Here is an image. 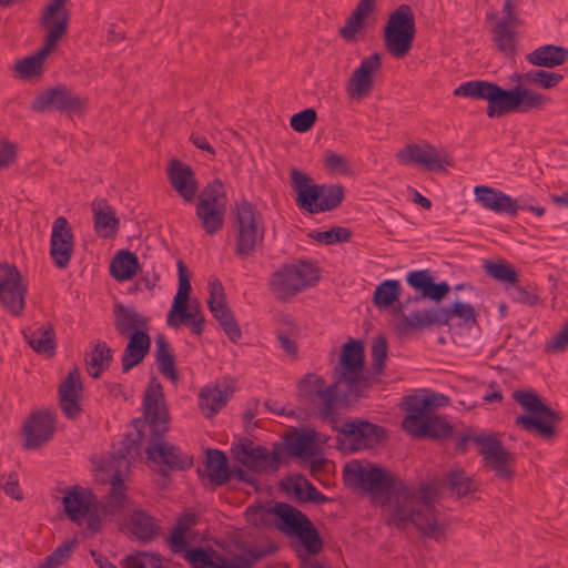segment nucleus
Returning a JSON list of instances; mask_svg holds the SVG:
<instances>
[{
    "instance_id": "20",
    "label": "nucleus",
    "mask_w": 568,
    "mask_h": 568,
    "mask_svg": "<svg viewBox=\"0 0 568 568\" xmlns=\"http://www.w3.org/2000/svg\"><path fill=\"white\" fill-rule=\"evenodd\" d=\"M396 156L403 164H420L428 171H440L444 166H453V159L445 151H439L428 143L408 144L399 150Z\"/></svg>"
},
{
    "instance_id": "53",
    "label": "nucleus",
    "mask_w": 568,
    "mask_h": 568,
    "mask_svg": "<svg viewBox=\"0 0 568 568\" xmlns=\"http://www.w3.org/2000/svg\"><path fill=\"white\" fill-rule=\"evenodd\" d=\"M308 237L326 245H333L348 242L352 237V231L348 227L334 226L327 231H312L308 233Z\"/></svg>"
},
{
    "instance_id": "49",
    "label": "nucleus",
    "mask_w": 568,
    "mask_h": 568,
    "mask_svg": "<svg viewBox=\"0 0 568 568\" xmlns=\"http://www.w3.org/2000/svg\"><path fill=\"white\" fill-rule=\"evenodd\" d=\"M516 28L511 26H505L503 23H496L493 29V41L497 47L498 51L503 52L507 57H511L517 50V33Z\"/></svg>"
},
{
    "instance_id": "50",
    "label": "nucleus",
    "mask_w": 568,
    "mask_h": 568,
    "mask_svg": "<svg viewBox=\"0 0 568 568\" xmlns=\"http://www.w3.org/2000/svg\"><path fill=\"white\" fill-rule=\"evenodd\" d=\"M197 203H206L212 207H226V194L220 179H215L202 189L197 196Z\"/></svg>"
},
{
    "instance_id": "11",
    "label": "nucleus",
    "mask_w": 568,
    "mask_h": 568,
    "mask_svg": "<svg viewBox=\"0 0 568 568\" xmlns=\"http://www.w3.org/2000/svg\"><path fill=\"white\" fill-rule=\"evenodd\" d=\"M320 270L315 263L301 260L285 264L273 273L268 286L278 301H285L320 281Z\"/></svg>"
},
{
    "instance_id": "44",
    "label": "nucleus",
    "mask_w": 568,
    "mask_h": 568,
    "mask_svg": "<svg viewBox=\"0 0 568 568\" xmlns=\"http://www.w3.org/2000/svg\"><path fill=\"white\" fill-rule=\"evenodd\" d=\"M206 471L210 480L216 486L227 483L231 471L226 455L219 449H207Z\"/></svg>"
},
{
    "instance_id": "2",
    "label": "nucleus",
    "mask_w": 568,
    "mask_h": 568,
    "mask_svg": "<svg viewBox=\"0 0 568 568\" xmlns=\"http://www.w3.org/2000/svg\"><path fill=\"white\" fill-rule=\"evenodd\" d=\"M365 364L362 341L349 339L344 344L334 382L329 385L314 373L306 374L297 384L298 400L311 416L334 420V404L348 407L365 396L374 378L363 373Z\"/></svg>"
},
{
    "instance_id": "51",
    "label": "nucleus",
    "mask_w": 568,
    "mask_h": 568,
    "mask_svg": "<svg viewBox=\"0 0 568 568\" xmlns=\"http://www.w3.org/2000/svg\"><path fill=\"white\" fill-rule=\"evenodd\" d=\"M179 272V288L174 296L171 308L184 311L185 303L190 301V294L192 291L190 274L185 264L180 260L178 261Z\"/></svg>"
},
{
    "instance_id": "10",
    "label": "nucleus",
    "mask_w": 568,
    "mask_h": 568,
    "mask_svg": "<svg viewBox=\"0 0 568 568\" xmlns=\"http://www.w3.org/2000/svg\"><path fill=\"white\" fill-rule=\"evenodd\" d=\"M416 36L415 16L409 4H400L389 16L383 29L384 47L395 59L405 58Z\"/></svg>"
},
{
    "instance_id": "48",
    "label": "nucleus",
    "mask_w": 568,
    "mask_h": 568,
    "mask_svg": "<svg viewBox=\"0 0 568 568\" xmlns=\"http://www.w3.org/2000/svg\"><path fill=\"white\" fill-rule=\"evenodd\" d=\"M443 481L444 486L458 497L467 496L476 490L474 480L462 468L448 471Z\"/></svg>"
},
{
    "instance_id": "61",
    "label": "nucleus",
    "mask_w": 568,
    "mask_h": 568,
    "mask_svg": "<svg viewBox=\"0 0 568 568\" xmlns=\"http://www.w3.org/2000/svg\"><path fill=\"white\" fill-rule=\"evenodd\" d=\"M0 487L4 494L16 500L23 499V493L19 486V476L17 471L0 476Z\"/></svg>"
},
{
    "instance_id": "29",
    "label": "nucleus",
    "mask_w": 568,
    "mask_h": 568,
    "mask_svg": "<svg viewBox=\"0 0 568 568\" xmlns=\"http://www.w3.org/2000/svg\"><path fill=\"white\" fill-rule=\"evenodd\" d=\"M407 284L420 293L419 297H415L414 301L419 298H429L436 303H439L450 291L448 283L440 282L435 283L428 270L412 271L406 275Z\"/></svg>"
},
{
    "instance_id": "60",
    "label": "nucleus",
    "mask_w": 568,
    "mask_h": 568,
    "mask_svg": "<svg viewBox=\"0 0 568 568\" xmlns=\"http://www.w3.org/2000/svg\"><path fill=\"white\" fill-rule=\"evenodd\" d=\"M518 4V0H504L503 18L497 23L519 28L523 24V20L519 17Z\"/></svg>"
},
{
    "instance_id": "26",
    "label": "nucleus",
    "mask_w": 568,
    "mask_h": 568,
    "mask_svg": "<svg viewBox=\"0 0 568 568\" xmlns=\"http://www.w3.org/2000/svg\"><path fill=\"white\" fill-rule=\"evenodd\" d=\"M82 382L78 368L71 369L59 386L60 407L68 419H75L82 412Z\"/></svg>"
},
{
    "instance_id": "64",
    "label": "nucleus",
    "mask_w": 568,
    "mask_h": 568,
    "mask_svg": "<svg viewBox=\"0 0 568 568\" xmlns=\"http://www.w3.org/2000/svg\"><path fill=\"white\" fill-rule=\"evenodd\" d=\"M325 166L339 173H347L349 170L348 160L345 156L332 151L326 153Z\"/></svg>"
},
{
    "instance_id": "30",
    "label": "nucleus",
    "mask_w": 568,
    "mask_h": 568,
    "mask_svg": "<svg viewBox=\"0 0 568 568\" xmlns=\"http://www.w3.org/2000/svg\"><path fill=\"white\" fill-rule=\"evenodd\" d=\"M280 447H283L291 457L308 460L318 453L316 432L313 428H304L300 433L295 430L286 434L284 444Z\"/></svg>"
},
{
    "instance_id": "37",
    "label": "nucleus",
    "mask_w": 568,
    "mask_h": 568,
    "mask_svg": "<svg viewBox=\"0 0 568 568\" xmlns=\"http://www.w3.org/2000/svg\"><path fill=\"white\" fill-rule=\"evenodd\" d=\"M526 60L536 67L556 68L568 61V49L560 45H541L526 55Z\"/></svg>"
},
{
    "instance_id": "58",
    "label": "nucleus",
    "mask_w": 568,
    "mask_h": 568,
    "mask_svg": "<svg viewBox=\"0 0 568 568\" xmlns=\"http://www.w3.org/2000/svg\"><path fill=\"white\" fill-rule=\"evenodd\" d=\"M316 111L310 108L293 114L291 116L290 124L294 131L298 133H305L313 128V125L316 122Z\"/></svg>"
},
{
    "instance_id": "14",
    "label": "nucleus",
    "mask_w": 568,
    "mask_h": 568,
    "mask_svg": "<svg viewBox=\"0 0 568 568\" xmlns=\"http://www.w3.org/2000/svg\"><path fill=\"white\" fill-rule=\"evenodd\" d=\"M41 24L48 28L43 47L34 54L19 60L16 63V71L19 73L21 79H31L42 75L45 58L54 50L60 39L68 31L65 16L62 17V19H57L55 21L51 20L50 23Z\"/></svg>"
},
{
    "instance_id": "6",
    "label": "nucleus",
    "mask_w": 568,
    "mask_h": 568,
    "mask_svg": "<svg viewBox=\"0 0 568 568\" xmlns=\"http://www.w3.org/2000/svg\"><path fill=\"white\" fill-rule=\"evenodd\" d=\"M438 396L409 395L403 399L406 416L402 422L405 432L416 438L448 439L454 426L443 416L433 413Z\"/></svg>"
},
{
    "instance_id": "34",
    "label": "nucleus",
    "mask_w": 568,
    "mask_h": 568,
    "mask_svg": "<svg viewBox=\"0 0 568 568\" xmlns=\"http://www.w3.org/2000/svg\"><path fill=\"white\" fill-rule=\"evenodd\" d=\"M64 511L68 518L81 525L87 513L97 503L95 496L89 489L74 487L63 496Z\"/></svg>"
},
{
    "instance_id": "18",
    "label": "nucleus",
    "mask_w": 568,
    "mask_h": 568,
    "mask_svg": "<svg viewBox=\"0 0 568 568\" xmlns=\"http://www.w3.org/2000/svg\"><path fill=\"white\" fill-rule=\"evenodd\" d=\"M475 445L479 446L478 453L483 456L485 464L498 477L510 479L514 476L515 471L511 466L515 463V458L494 434L478 433L475 438Z\"/></svg>"
},
{
    "instance_id": "35",
    "label": "nucleus",
    "mask_w": 568,
    "mask_h": 568,
    "mask_svg": "<svg viewBox=\"0 0 568 568\" xmlns=\"http://www.w3.org/2000/svg\"><path fill=\"white\" fill-rule=\"evenodd\" d=\"M24 339L38 354L52 357L55 354V332L51 323L47 322L37 329L27 328L22 332Z\"/></svg>"
},
{
    "instance_id": "38",
    "label": "nucleus",
    "mask_w": 568,
    "mask_h": 568,
    "mask_svg": "<svg viewBox=\"0 0 568 568\" xmlns=\"http://www.w3.org/2000/svg\"><path fill=\"white\" fill-rule=\"evenodd\" d=\"M94 212V229L97 232H103V237L114 236L119 230L120 221L115 216V211L104 199H97L92 202Z\"/></svg>"
},
{
    "instance_id": "16",
    "label": "nucleus",
    "mask_w": 568,
    "mask_h": 568,
    "mask_svg": "<svg viewBox=\"0 0 568 568\" xmlns=\"http://www.w3.org/2000/svg\"><path fill=\"white\" fill-rule=\"evenodd\" d=\"M57 430V413L51 409L31 412L23 420L21 436L26 450H37L49 444Z\"/></svg>"
},
{
    "instance_id": "40",
    "label": "nucleus",
    "mask_w": 568,
    "mask_h": 568,
    "mask_svg": "<svg viewBox=\"0 0 568 568\" xmlns=\"http://www.w3.org/2000/svg\"><path fill=\"white\" fill-rule=\"evenodd\" d=\"M199 521V516L195 513L186 511L180 515L176 524L169 536V546L173 554L186 551L189 542L185 538L186 532L194 527Z\"/></svg>"
},
{
    "instance_id": "12",
    "label": "nucleus",
    "mask_w": 568,
    "mask_h": 568,
    "mask_svg": "<svg viewBox=\"0 0 568 568\" xmlns=\"http://www.w3.org/2000/svg\"><path fill=\"white\" fill-rule=\"evenodd\" d=\"M343 404H334V420L322 419L327 423L333 430L338 432L349 440L351 450L372 449L388 439V430L377 424L362 418H349L341 424L338 407Z\"/></svg>"
},
{
    "instance_id": "4",
    "label": "nucleus",
    "mask_w": 568,
    "mask_h": 568,
    "mask_svg": "<svg viewBox=\"0 0 568 568\" xmlns=\"http://www.w3.org/2000/svg\"><path fill=\"white\" fill-rule=\"evenodd\" d=\"M454 95L487 101V115L499 118L509 113H528L542 110L548 98L523 87L504 89L495 82L470 80L454 90Z\"/></svg>"
},
{
    "instance_id": "5",
    "label": "nucleus",
    "mask_w": 568,
    "mask_h": 568,
    "mask_svg": "<svg viewBox=\"0 0 568 568\" xmlns=\"http://www.w3.org/2000/svg\"><path fill=\"white\" fill-rule=\"evenodd\" d=\"M246 516L255 524H272L288 537H296L301 546L310 554L317 555L323 549V540L311 519L300 509L284 501L273 506L253 504L246 508Z\"/></svg>"
},
{
    "instance_id": "46",
    "label": "nucleus",
    "mask_w": 568,
    "mask_h": 568,
    "mask_svg": "<svg viewBox=\"0 0 568 568\" xmlns=\"http://www.w3.org/2000/svg\"><path fill=\"white\" fill-rule=\"evenodd\" d=\"M138 270V256L130 251H120L110 265V273L118 281L131 280Z\"/></svg>"
},
{
    "instance_id": "47",
    "label": "nucleus",
    "mask_w": 568,
    "mask_h": 568,
    "mask_svg": "<svg viewBox=\"0 0 568 568\" xmlns=\"http://www.w3.org/2000/svg\"><path fill=\"white\" fill-rule=\"evenodd\" d=\"M400 292L398 280H385L376 286L372 302L378 310H387L398 302Z\"/></svg>"
},
{
    "instance_id": "9",
    "label": "nucleus",
    "mask_w": 568,
    "mask_h": 568,
    "mask_svg": "<svg viewBox=\"0 0 568 568\" xmlns=\"http://www.w3.org/2000/svg\"><path fill=\"white\" fill-rule=\"evenodd\" d=\"M513 398L528 413L516 418V425L524 430L549 439L556 434V424L561 414L542 403L534 390H515Z\"/></svg>"
},
{
    "instance_id": "28",
    "label": "nucleus",
    "mask_w": 568,
    "mask_h": 568,
    "mask_svg": "<svg viewBox=\"0 0 568 568\" xmlns=\"http://www.w3.org/2000/svg\"><path fill=\"white\" fill-rule=\"evenodd\" d=\"M171 186L187 203H192L197 194L199 184L190 165L172 160L168 169Z\"/></svg>"
},
{
    "instance_id": "63",
    "label": "nucleus",
    "mask_w": 568,
    "mask_h": 568,
    "mask_svg": "<svg viewBox=\"0 0 568 568\" xmlns=\"http://www.w3.org/2000/svg\"><path fill=\"white\" fill-rule=\"evenodd\" d=\"M281 490L286 494H293L297 501L302 503V498L305 496V485L304 480L297 476L296 479L287 478L286 480L281 481Z\"/></svg>"
},
{
    "instance_id": "59",
    "label": "nucleus",
    "mask_w": 568,
    "mask_h": 568,
    "mask_svg": "<svg viewBox=\"0 0 568 568\" xmlns=\"http://www.w3.org/2000/svg\"><path fill=\"white\" fill-rule=\"evenodd\" d=\"M68 0H51L44 8L41 23H50L51 20L55 21L57 19H62V17H67V27L69 26V12L65 8V2Z\"/></svg>"
},
{
    "instance_id": "23",
    "label": "nucleus",
    "mask_w": 568,
    "mask_h": 568,
    "mask_svg": "<svg viewBox=\"0 0 568 568\" xmlns=\"http://www.w3.org/2000/svg\"><path fill=\"white\" fill-rule=\"evenodd\" d=\"M381 68V55L374 53L364 58L353 71L347 84V93L353 99L367 97L374 88V74Z\"/></svg>"
},
{
    "instance_id": "56",
    "label": "nucleus",
    "mask_w": 568,
    "mask_h": 568,
    "mask_svg": "<svg viewBox=\"0 0 568 568\" xmlns=\"http://www.w3.org/2000/svg\"><path fill=\"white\" fill-rule=\"evenodd\" d=\"M122 565L124 568H165L161 566L159 556L146 551H138L126 556L122 560Z\"/></svg>"
},
{
    "instance_id": "41",
    "label": "nucleus",
    "mask_w": 568,
    "mask_h": 568,
    "mask_svg": "<svg viewBox=\"0 0 568 568\" xmlns=\"http://www.w3.org/2000/svg\"><path fill=\"white\" fill-rule=\"evenodd\" d=\"M185 559L193 568H233L234 562L214 550L191 548L185 552Z\"/></svg>"
},
{
    "instance_id": "33",
    "label": "nucleus",
    "mask_w": 568,
    "mask_h": 568,
    "mask_svg": "<svg viewBox=\"0 0 568 568\" xmlns=\"http://www.w3.org/2000/svg\"><path fill=\"white\" fill-rule=\"evenodd\" d=\"M128 337L129 342L121 358L123 373H128L134 366L139 365L148 355L151 346L148 329H135Z\"/></svg>"
},
{
    "instance_id": "7",
    "label": "nucleus",
    "mask_w": 568,
    "mask_h": 568,
    "mask_svg": "<svg viewBox=\"0 0 568 568\" xmlns=\"http://www.w3.org/2000/svg\"><path fill=\"white\" fill-rule=\"evenodd\" d=\"M454 316L460 318L465 325H473L477 322V313L473 305L455 301L452 307L434 306L403 315L396 323L395 331L397 335L404 336L412 331L423 332L430 327L449 326Z\"/></svg>"
},
{
    "instance_id": "45",
    "label": "nucleus",
    "mask_w": 568,
    "mask_h": 568,
    "mask_svg": "<svg viewBox=\"0 0 568 568\" xmlns=\"http://www.w3.org/2000/svg\"><path fill=\"white\" fill-rule=\"evenodd\" d=\"M225 210L226 207H212L206 203H196L195 214L206 234L214 235L223 229Z\"/></svg>"
},
{
    "instance_id": "21",
    "label": "nucleus",
    "mask_w": 568,
    "mask_h": 568,
    "mask_svg": "<svg viewBox=\"0 0 568 568\" xmlns=\"http://www.w3.org/2000/svg\"><path fill=\"white\" fill-rule=\"evenodd\" d=\"M74 250V236L69 221L64 216H58L52 225L50 237V256L54 265L65 268Z\"/></svg>"
},
{
    "instance_id": "13",
    "label": "nucleus",
    "mask_w": 568,
    "mask_h": 568,
    "mask_svg": "<svg viewBox=\"0 0 568 568\" xmlns=\"http://www.w3.org/2000/svg\"><path fill=\"white\" fill-rule=\"evenodd\" d=\"M278 448L280 445H276L274 450L270 453L264 446H255L250 438L244 437L232 445L231 452L233 458L247 469L264 474L275 473L280 469L282 457L277 452Z\"/></svg>"
},
{
    "instance_id": "36",
    "label": "nucleus",
    "mask_w": 568,
    "mask_h": 568,
    "mask_svg": "<svg viewBox=\"0 0 568 568\" xmlns=\"http://www.w3.org/2000/svg\"><path fill=\"white\" fill-rule=\"evenodd\" d=\"M114 327L119 335L126 337L135 329H148L149 318L134 307L123 304L114 305Z\"/></svg>"
},
{
    "instance_id": "19",
    "label": "nucleus",
    "mask_w": 568,
    "mask_h": 568,
    "mask_svg": "<svg viewBox=\"0 0 568 568\" xmlns=\"http://www.w3.org/2000/svg\"><path fill=\"white\" fill-rule=\"evenodd\" d=\"M207 305L213 317L219 322L229 339L233 343H237L242 338V332L233 312L226 304L224 287L217 278L209 282Z\"/></svg>"
},
{
    "instance_id": "24",
    "label": "nucleus",
    "mask_w": 568,
    "mask_h": 568,
    "mask_svg": "<svg viewBox=\"0 0 568 568\" xmlns=\"http://www.w3.org/2000/svg\"><path fill=\"white\" fill-rule=\"evenodd\" d=\"M290 175L297 206L311 214L321 213V184L312 183V179L296 168L291 170Z\"/></svg>"
},
{
    "instance_id": "15",
    "label": "nucleus",
    "mask_w": 568,
    "mask_h": 568,
    "mask_svg": "<svg viewBox=\"0 0 568 568\" xmlns=\"http://www.w3.org/2000/svg\"><path fill=\"white\" fill-rule=\"evenodd\" d=\"M32 110L36 112L59 111L67 114H82L88 109L87 99L77 94L64 84L49 88L32 101Z\"/></svg>"
},
{
    "instance_id": "22",
    "label": "nucleus",
    "mask_w": 568,
    "mask_h": 568,
    "mask_svg": "<svg viewBox=\"0 0 568 568\" xmlns=\"http://www.w3.org/2000/svg\"><path fill=\"white\" fill-rule=\"evenodd\" d=\"M141 420H135L136 434H128L124 436L120 443L119 447L114 448L113 452L106 457L100 460L98 464V469H109L113 468L122 471H130L131 468V459L139 450V443L143 438V432L139 428ZM142 424H145L142 422Z\"/></svg>"
},
{
    "instance_id": "31",
    "label": "nucleus",
    "mask_w": 568,
    "mask_h": 568,
    "mask_svg": "<svg viewBox=\"0 0 568 568\" xmlns=\"http://www.w3.org/2000/svg\"><path fill=\"white\" fill-rule=\"evenodd\" d=\"M476 201L486 210L493 211L497 214H506L508 216H516V209L514 199L500 190L478 185L474 190Z\"/></svg>"
},
{
    "instance_id": "8",
    "label": "nucleus",
    "mask_w": 568,
    "mask_h": 568,
    "mask_svg": "<svg viewBox=\"0 0 568 568\" xmlns=\"http://www.w3.org/2000/svg\"><path fill=\"white\" fill-rule=\"evenodd\" d=\"M235 230L234 255L240 260L254 256L265 239V222L262 213L247 200L236 203L233 209Z\"/></svg>"
},
{
    "instance_id": "1",
    "label": "nucleus",
    "mask_w": 568,
    "mask_h": 568,
    "mask_svg": "<svg viewBox=\"0 0 568 568\" xmlns=\"http://www.w3.org/2000/svg\"><path fill=\"white\" fill-rule=\"evenodd\" d=\"M344 485L367 493L372 500L390 513L387 525L403 530L412 524L422 537L440 541L446 538L447 525L435 507L437 488L433 484H420L418 489L407 486L395 473L378 465L351 460L343 469Z\"/></svg>"
},
{
    "instance_id": "62",
    "label": "nucleus",
    "mask_w": 568,
    "mask_h": 568,
    "mask_svg": "<svg viewBox=\"0 0 568 568\" xmlns=\"http://www.w3.org/2000/svg\"><path fill=\"white\" fill-rule=\"evenodd\" d=\"M510 295L515 302L528 305V306H535L539 303V296L535 292V290H530L523 286L513 285Z\"/></svg>"
},
{
    "instance_id": "54",
    "label": "nucleus",
    "mask_w": 568,
    "mask_h": 568,
    "mask_svg": "<svg viewBox=\"0 0 568 568\" xmlns=\"http://www.w3.org/2000/svg\"><path fill=\"white\" fill-rule=\"evenodd\" d=\"M525 79L530 85L534 84L541 89H552L562 81L564 75L557 72L538 69L526 72Z\"/></svg>"
},
{
    "instance_id": "55",
    "label": "nucleus",
    "mask_w": 568,
    "mask_h": 568,
    "mask_svg": "<svg viewBox=\"0 0 568 568\" xmlns=\"http://www.w3.org/2000/svg\"><path fill=\"white\" fill-rule=\"evenodd\" d=\"M484 268L488 275L493 278L506 283V284H516L518 281V274L514 270V267L506 263H495V262H486Z\"/></svg>"
},
{
    "instance_id": "25",
    "label": "nucleus",
    "mask_w": 568,
    "mask_h": 568,
    "mask_svg": "<svg viewBox=\"0 0 568 568\" xmlns=\"http://www.w3.org/2000/svg\"><path fill=\"white\" fill-rule=\"evenodd\" d=\"M101 473V481L111 485L108 494L106 501L102 506L104 515H115L120 513L128 503V487L124 483V477L130 471L120 473L119 469H98Z\"/></svg>"
},
{
    "instance_id": "17",
    "label": "nucleus",
    "mask_w": 568,
    "mask_h": 568,
    "mask_svg": "<svg viewBox=\"0 0 568 568\" xmlns=\"http://www.w3.org/2000/svg\"><path fill=\"white\" fill-rule=\"evenodd\" d=\"M28 286L16 265H0V304L11 315L20 316L26 308Z\"/></svg>"
},
{
    "instance_id": "32",
    "label": "nucleus",
    "mask_w": 568,
    "mask_h": 568,
    "mask_svg": "<svg viewBox=\"0 0 568 568\" xmlns=\"http://www.w3.org/2000/svg\"><path fill=\"white\" fill-rule=\"evenodd\" d=\"M166 322L174 329L180 328L181 325L190 326L191 333L197 336L204 332L205 320L196 300L192 301L191 304L185 303L184 311L171 308Z\"/></svg>"
},
{
    "instance_id": "43",
    "label": "nucleus",
    "mask_w": 568,
    "mask_h": 568,
    "mask_svg": "<svg viewBox=\"0 0 568 568\" xmlns=\"http://www.w3.org/2000/svg\"><path fill=\"white\" fill-rule=\"evenodd\" d=\"M113 351L103 341H97L92 349L85 355L89 374L99 378L112 362Z\"/></svg>"
},
{
    "instance_id": "57",
    "label": "nucleus",
    "mask_w": 568,
    "mask_h": 568,
    "mask_svg": "<svg viewBox=\"0 0 568 568\" xmlns=\"http://www.w3.org/2000/svg\"><path fill=\"white\" fill-rule=\"evenodd\" d=\"M388 343L384 335H378L373 339L372 343V365L375 374L379 375L384 367L387 358Z\"/></svg>"
},
{
    "instance_id": "52",
    "label": "nucleus",
    "mask_w": 568,
    "mask_h": 568,
    "mask_svg": "<svg viewBox=\"0 0 568 568\" xmlns=\"http://www.w3.org/2000/svg\"><path fill=\"white\" fill-rule=\"evenodd\" d=\"M321 212L337 209L345 197V189L341 184H321Z\"/></svg>"
},
{
    "instance_id": "3",
    "label": "nucleus",
    "mask_w": 568,
    "mask_h": 568,
    "mask_svg": "<svg viewBox=\"0 0 568 568\" xmlns=\"http://www.w3.org/2000/svg\"><path fill=\"white\" fill-rule=\"evenodd\" d=\"M144 423L151 438L145 447L150 462L160 466L159 475L168 481L171 471H184L193 466V457L179 446L165 442L169 430V413L164 402L162 385L155 376L150 381L143 398Z\"/></svg>"
},
{
    "instance_id": "27",
    "label": "nucleus",
    "mask_w": 568,
    "mask_h": 568,
    "mask_svg": "<svg viewBox=\"0 0 568 568\" xmlns=\"http://www.w3.org/2000/svg\"><path fill=\"white\" fill-rule=\"evenodd\" d=\"M235 386L227 379L217 381L214 387H204L199 394V406L202 414L211 418L219 413L232 398Z\"/></svg>"
},
{
    "instance_id": "39",
    "label": "nucleus",
    "mask_w": 568,
    "mask_h": 568,
    "mask_svg": "<svg viewBox=\"0 0 568 568\" xmlns=\"http://www.w3.org/2000/svg\"><path fill=\"white\" fill-rule=\"evenodd\" d=\"M376 9V0H359L354 11L346 19L345 26L339 29V36L346 41H353L364 27L366 18Z\"/></svg>"
},
{
    "instance_id": "42",
    "label": "nucleus",
    "mask_w": 568,
    "mask_h": 568,
    "mask_svg": "<svg viewBox=\"0 0 568 568\" xmlns=\"http://www.w3.org/2000/svg\"><path fill=\"white\" fill-rule=\"evenodd\" d=\"M129 525L132 534L143 542L153 540L160 531V526L154 517L144 510H134L129 518Z\"/></svg>"
}]
</instances>
